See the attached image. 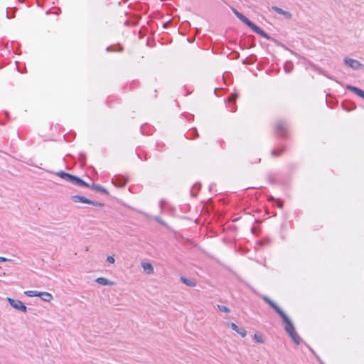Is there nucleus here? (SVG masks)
<instances>
[{"mask_svg":"<svg viewBox=\"0 0 364 364\" xmlns=\"http://www.w3.org/2000/svg\"><path fill=\"white\" fill-rule=\"evenodd\" d=\"M279 316L282 318L284 323V330L289 335L294 342L299 345L300 342V337L296 333L292 322L284 312H282L281 314H279Z\"/></svg>","mask_w":364,"mask_h":364,"instance_id":"obj_1","label":"nucleus"},{"mask_svg":"<svg viewBox=\"0 0 364 364\" xmlns=\"http://www.w3.org/2000/svg\"><path fill=\"white\" fill-rule=\"evenodd\" d=\"M71 199L74 203H82L91 204V205H93L95 206H98V207L102 206V204L100 203L94 202L84 196H78V195L73 196Z\"/></svg>","mask_w":364,"mask_h":364,"instance_id":"obj_2","label":"nucleus"},{"mask_svg":"<svg viewBox=\"0 0 364 364\" xmlns=\"http://www.w3.org/2000/svg\"><path fill=\"white\" fill-rule=\"evenodd\" d=\"M6 300L13 308L24 313L27 311V307L21 301L16 300L9 297H8Z\"/></svg>","mask_w":364,"mask_h":364,"instance_id":"obj_3","label":"nucleus"},{"mask_svg":"<svg viewBox=\"0 0 364 364\" xmlns=\"http://www.w3.org/2000/svg\"><path fill=\"white\" fill-rule=\"evenodd\" d=\"M343 60L345 64L351 68L353 70H358L363 69V64L357 60L350 58H345Z\"/></svg>","mask_w":364,"mask_h":364,"instance_id":"obj_4","label":"nucleus"},{"mask_svg":"<svg viewBox=\"0 0 364 364\" xmlns=\"http://www.w3.org/2000/svg\"><path fill=\"white\" fill-rule=\"evenodd\" d=\"M245 24H246L248 27H250L256 33L259 34V36H261L267 39H269V36L263 30H262L259 27L256 26L255 23H253L249 19L247 21V22Z\"/></svg>","mask_w":364,"mask_h":364,"instance_id":"obj_5","label":"nucleus"},{"mask_svg":"<svg viewBox=\"0 0 364 364\" xmlns=\"http://www.w3.org/2000/svg\"><path fill=\"white\" fill-rule=\"evenodd\" d=\"M56 175L60 177L61 178L65 180L68 182L71 183H73L75 176H73L70 173H65L64 171H58L56 173Z\"/></svg>","mask_w":364,"mask_h":364,"instance_id":"obj_6","label":"nucleus"},{"mask_svg":"<svg viewBox=\"0 0 364 364\" xmlns=\"http://www.w3.org/2000/svg\"><path fill=\"white\" fill-rule=\"evenodd\" d=\"M263 299L269 304L279 315L282 312H284L273 301H272L269 297L264 296H262Z\"/></svg>","mask_w":364,"mask_h":364,"instance_id":"obj_7","label":"nucleus"},{"mask_svg":"<svg viewBox=\"0 0 364 364\" xmlns=\"http://www.w3.org/2000/svg\"><path fill=\"white\" fill-rule=\"evenodd\" d=\"M346 89L353 92L360 97L364 99V91L360 90V88L352 85H347Z\"/></svg>","mask_w":364,"mask_h":364,"instance_id":"obj_8","label":"nucleus"},{"mask_svg":"<svg viewBox=\"0 0 364 364\" xmlns=\"http://www.w3.org/2000/svg\"><path fill=\"white\" fill-rule=\"evenodd\" d=\"M228 325H230V326L231 327V328L232 330H234L235 331H236L237 333H239L242 337H245L246 335H247V331L242 328H240L238 327L235 323H228Z\"/></svg>","mask_w":364,"mask_h":364,"instance_id":"obj_9","label":"nucleus"},{"mask_svg":"<svg viewBox=\"0 0 364 364\" xmlns=\"http://www.w3.org/2000/svg\"><path fill=\"white\" fill-rule=\"evenodd\" d=\"M141 267L143 268L144 271L146 274H151L154 273V267L151 263L143 262L141 263Z\"/></svg>","mask_w":364,"mask_h":364,"instance_id":"obj_10","label":"nucleus"},{"mask_svg":"<svg viewBox=\"0 0 364 364\" xmlns=\"http://www.w3.org/2000/svg\"><path fill=\"white\" fill-rule=\"evenodd\" d=\"M95 281L99 284L103 285V286H113L115 284L114 282L110 281L105 277H98L96 279Z\"/></svg>","mask_w":364,"mask_h":364,"instance_id":"obj_11","label":"nucleus"},{"mask_svg":"<svg viewBox=\"0 0 364 364\" xmlns=\"http://www.w3.org/2000/svg\"><path fill=\"white\" fill-rule=\"evenodd\" d=\"M272 9L275 11L277 13L282 14L284 16L287 18L289 19L291 18V14L289 11H284L279 7H277L276 6H274L272 7Z\"/></svg>","mask_w":364,"mask_h":364,"instance_id":"obj_12","label":"nucleus"},{"mask_svg":"<svg viewBox=\"0 0 364 364\" xmlns=\"http://www.w3.org/2000/svg\"><path fill=\"white\" fill-rule=\"evenodd\" d=\"M287 129L286 123L284 122H279L277 124V131L278 132V134H279L281 136H284V132H285Z\"/></svg>","mask_w":364,"mask_h":364,"instance_id":"obj_13","label":"nucleus"},{"mask_svg":"<svg viewBox=\"0 0 364 364\" xmlns=\"http://www.w3.org/2000/svg\"><path fill=\"white\" fill-rule=\"evenodd\" d=\"M73 184L82 187H90V185L87 183L77 176L75 177Z\"/></svg>","mask_w":364,"mask_h":364,"instance_id":"obj_14","label":"nucleus"},{"mask_svg":"<svg viewBox=\"0 0 364 364\" xmlns=\"http://www.w3.org/2000/svg\"><path fill=\"white\" fill-rule=\"evenodd\" d=\"M39 297L45 301H50L53 299V296L48 292H40Z\"/></svg>","mask_w":364,"mask_h":364,"instance_id":"obj_15","label":"nucleus"},{"mask_svg":"<svg viewBox=\"0 0 364 364\" xmlns=\"http://www.w3.org/2000/svg\"><path fill=\"white\" fill-rule=\"evenodd\" d=\"M232 11L233 12V14L242 21L244 23H245L247 22V21L248 20V18L245 16L243 14H242L241 13H240L237 9H232Z\"/></svg>","mask_w":364,"mask_h":364,"instance_id":"obj_16","label":"nucleus"},{"mask_svg":"<svg viewBox=\"0 0 364 364\" xmlns=\"http://www.w3.org/2000/svg\"><path fill=\"white\" fill-rule=\"evenodd\" d=\"M113 183L115 184L116 186L122 187L125 185L126 180L117 178H115L114 181H113Z\"/></svg>","mask_w":364,"mask_h":364,"instance_id":"obj_17","label":"nucleus"},{"mask_svg":"<svg viewBox=\"0 0 364 364\" xmlns=\"http://www.w3.org/2000/svg\"><path fill=\"white\" fill-rule=\"evenodd\" d=\"M40 292L41 291L28 290V291H24V294L26 296H30V297H34V296H38L39 297Z\"/></svg>","mask_w":364,"mask_h":364,"instance_id":"obj_18","label":"nucleus"},{"mask_svg":"<svg viewBox=\"0 0 364 364\" xmlns=\"http://www.w3.org/2000/svg\"><path fill=\"white\" fill-rule=\"evenodd\" d=\"M181 279L185 284H186L188 287H195L196 286V283L194 282H193L192 280H190L186 277H181Z\"/></svg>","mask_w":364,"mask_h":364,"instance_id":"obj_19","label":"nucleus"},{"mask_svg":"<svg viewBox=\"0 0 364 364\" xmlns=\"http://www.w3.org/2000/svg\"><path fill=\"white\" fill-rule=\"evenodd\" d=\"M254 337H255V341L257 343H264V339H263V337H262V336L261 334L255 333Z\"/></svg>","mask_w":364,"mask_h":364,"instance_id":"obj_20","label":"nucleus"},{"mask_svg":"<svg viewBox=\"0 0 364 364\" xmlns=\"http://www.w3.org/2000/svg\"><path fill=\"white\" fill-rule=\"evenodd\" d=\"M91 188H92V189L97 190V191H100V192H103V193H105V192H106V190H105L103 187H102V186H99V185L93 184V185L91 186Z\"/></svg>","mask_w":364,"mask_h":364,"instance_id":"obj_21","label":"nucleus"},{"mask_svg":"<svg viewBox=\"0 0 364 364\" xmlns=\"http://www.w3.org/2000/svg\"><path fill=\"white\" fill-rule=\"evenodd\" d=\"M217 306H218V309L220 311H223V312H225V313H230V310L227 306H225L218 304Z\"/></svg>","mask_w":364,"mask_h":364,"instance_id":"obj_22","label":"nucleus"},{"mask_svg":"<svg viewBox=\"0 0 364 364\" xmlns=\"http://www.w3.org/2000/svg\"><path fill=\"white\" fill-rule=\"evenodd\" d=\"M291 63H287L285 65H284V70L287 73H289L291 70Z\"/></svg>","mask_w":364,"mask_h":364,"instance_id":"obj_23","label":"nucleus"},{"mask_svg":"<svg viewBox=\"0 0 364 364\" xmlns=\"http://www.w3.org/2000/svg\"><path fill=\"white\" fill-rule=\"evenodd\" d=\"M107 262L109 263L113 264L115 262V259H114V257L108 256L107 257Z\"/></svg>","mask_w":364,"mask_h":364,"instance_id":"obj_24","label":"nucleus"},{"mask_svg":"<svg viewBox=\"0 0 364 364\" xmlns=\"http://www.w3.org/2000/svg\"><path fill=\"white\" fill-rule=\"evenodd\" d=\"M237 95H232L231 97H229L228 102H234L236 100Z\"/></svg>","mask_w":364,"mask_h":364,"instance_id":"obj_25","label":"nucleus"},{"mask_svg":"<svg viewBox=\"0 0 364 364\" xmlns=\"http://www.w3.org/2000/svg\"><path fill=\"white\" fill-rule=\"evenodd\" d=\"M9 259L4 257H0V262H6V261H9Z\"/></svg>","mask_w":364,"mask_h":364,"instance_id":"obj_26","label":"nucleus"},{"mask_svg":"<svg viewBox=\"0 0 364 364\" xmlns=\"http://www.w3.org/2000/svg\"><path fill=\"white\" fill-rule=\"evenodd\" d=\"M272 156H277V155H279V154L277 153V151L276 150H273L272 151Z\"/></svg>","mask_w":364,"mask_h":364,"instance_id":"obj_27","label":"nucleus"},{"mask_svg":"<svg viewBox=\"0 0 364 364\" xmlns=\"http://www.w3.org/2000/svg\"><path fill=\"white\" fill-rule=\"evenodd\" d=\"M107 50L108 51H109V50H110V48H109V47H108V48H107Z\"/></svg>","mask_w":364,"mask_h":364,"instance_id":"obj_28","label":"nucleus"},{"mask_svg":"<svg viewBox=\"0 0 364 364\" xmlns=\"http://www.w3.org/2000/svg\"><path fill=\"white\" fill-rule=\"evenodd\" d=\"M156 220H157V221H159V222H160V223H161V222L160 221V219L156 218Z\"/></svg>","mask_w":364,"mask_h":364,"instance_id":"obj_29","label":"nucleus"}]
</instances>
